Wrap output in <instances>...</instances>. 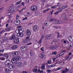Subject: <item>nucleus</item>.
<instances>
[{"mask_svg":"<svg viewBox=\"0 0 73 73\" xmlns=\"http://www.w3.org/2000/svg\"><path fill=\"white\" fill-rule=\"evenodd\" d=\"M20 59H21V57L19 56H16L12 59L11 62L13 64H15L16 66L18 67H21L23 66V64L21 62H20L16 63V61H19Z\"/></svg>","mask_w":73,"mask_h":73,"instance_id":"nucleus-1","label":"nucleus"},{"mask_svg":"<svg viewBox=\"0 0 73 73\" xmlns=\"http://www.w3.org/2000/svg\"><path fill=\"white\" fill-rule=\"evenodd\" d=\"M37 6L36 5L32 6L31 8V10L33 12H36L37 10Z\"/></svg>","mask_w":73,"mask_h":73,"instance_id":"nucleus-2","label":"nucleus"},{"mask_svg":"<svg viewBox=\"0 0 73 73\" xmlns=\"http://www.w3.org/2000/svg\"><path fill=\"white\" fill-rule=\"evenodd\" d=\"M4 64L5 66H8V65L11 64V61L9 60H6L4 62Z\"/></svg>","mask_w":73,"mask_h":73,"instance_id":"nucleus-3","label":"nucleus"},{"mask_svg":"<svg viewBox=\"0 0 73 73\" xmlns=\"http://www.w3.org/2000/svg\"><path fill=\"white\" fill-rule=\"evenodd\" d=\"M62 21L56 19V21L54 22H53V23L54 24H62Z\"/></svg>","mask_w":73,"mask_h":73,"instance_id":"nucleus-4","label":"nucleus"},{"mask_svg":"<svg viewBox=\"0 0 73 73\" xmlns=\"http://www.w3.org/2000/svg\"><path fill=\"white\" fill-rule=\"evenodd\" d=\"M21 27V26H18L17 27V28H19V31L20 33H23L24 31V29L20 28Z\"/></svg>","mask_w":73,"mask_h":73,"instance_id":"nucleus-5","label":"nucleus"},{"mask_svg":"<svg viewBox=\"0 0 73 73\" xmlns=\"http://www.w3.org/2000/svg\"><path fill=\"white\" fill-rule=\"evenodd\" d=\"M26 33L27 36H30V35H31L32 33L30 30L27 29L26 31Z\"/></svg>","mask_w":73,"mask_h":73,"instance_id":"nucleus-6","label":"nucleus"},{"mask_svg":"<svg viewBox=\"0 0 73 73\" xmlns=\"http://www.w3.org/2000/svg\"><path fill=\"white\" fill-rule=\"evenodd\" d=\"M34 72H36L37 73L38 72H40V73H43V71H41L40 69H38L37 70V69H35L33 70Z\"/></svg>","mask_w":73,"mask_h":73,"instance_id":"nucleus-7","label":"nucleus"},{"mask_svg":"<svg viewBox=\"0 0 73 73\" xmlns=\"http://www.w3.org/2000/svg\"><path fill=\"white\" fill-rule=\"evenodd\" d=\"M8 68L10 69H14V68H15V64H11L9 65Z\"/></svg>","mask_w":73,"mask_h":73,"instance_id":"nucleus-8","label":"nucleus"},{"mask_svg":"<svg viewBox=\"0 0 73 73\" xmlns=\"http://www.w3.org/2000/svg\"><path fill=\"white\" fill-rule=\"evenodd\" d=\"M21 50L23 52H25L26 50H27V47L24 46H22L21 48Z\"/></svg>","mask_w":73,"mask_h":73,"instance_id":"nucleus-9","label":"nucleus"},{"mask_svg":"<svg viewBox=\"0 0 73 73\" xmlns=\"http://www.w3.org/2000/svg\"><path fill=\"white\" fill-rule=\"evenodd\" d=\"M15 44H17L19 42V38H17L13 40Z\"/></svg>","mask_w":73,"mask_h":73,"instance_id":"nucleus-10","label":"nucleus"},{"mask_svg":"<svg viewBox=\"0 0 73 73\" xmlns=\"http://www.w3.org/2000/svg\"><path fill=\"white\" fill-rule=\"evenodd\" d=\"M20 21L19 20H17L16 21H15L14 22V24L15 25H19L20 24Z\"/></svg>","mask_w":73,"mask_h":73,"instance_id":"nucleus-11","label":"nucleus"},{"mask_svg":"<svg viewBox=\"0 0 73 73\" xmlns=\"http://www.w3.org/2000/svg\"><path fill=\"white\" fill-rule=\"evenodd\" d=\"M57 46L56 45H54L50 47V49L52 50L53 49H57Z\"/></svg>","mask_w":73,"mask_h":73,"instance_id":"nucleus-12","label":"nucleus"},{"mask_svg":"<svg viewBox=\"0 0 73 73\" xmlns=\"http://www.w3.org/2000/svg\"><path fill=\"white\" fill-rule=\"evenodd\" d=\"M62 18L64 19V20H66L67 19V17L66 15L64 14H62Z\"/></svg>","mask_w":73,"mask_h":73,"instance_id":"nucleus-13","label":"nucleus"},{"mask_svg":"<svg viewBox=\"0 0 73 73\" xmlns=\"http://www.w3.org/2000/svg\"><path fill=\"white\" fill-rule=\"evenodd\" d=\"M16 38V36H15V35L14 34H13L11 36L10 38V40H14Z\"/></svg>","mask_w":73,"mask_h":73,"instance_id":"nucleus-14","label":"nucleus"},{"mask_svg":"<svg viewBox=\"0 0 73 73\" xmlns=\"http://www.w3.org/2000/svg\"><path fill=\"white\" fill-rule=\"evenodd\" d=\"M69 70L67 68H66L65 70H63L62 71V73H68Z\"/></svg>","mask_w":73,"mask_h":73,"instance_id":"nucleus-15","label":"nucleus"},{"mask_svg":"<svg viewBox=\"0 0 73 73\" xmlns=\"http://www.w3.org/2000/svg\"><path fill=\"white\" fill-rule=\"evenodd\" d=\"M56 19H54V18H53L52 19H50L49 20V21H50V22H53V23H54L56 21Z\"/></svg>","mask_w":73,"mask_h":73,"instance_id":"nucleus-16","label":"nucleus"},{"mask_svg":"<svg viewBox=\"0 0 73 73\" xmlns=\"http://www.w3.org/2000/svg\"><path fill=\"white\" fill-rule=\"evenodd\" d=\"M50 35H46L45 36V39L46 40H49L50 39Z\"/></svg>","mask_w":73,"mask_h":73,"instance_id":"nucleus-17","label":"nucleus"},{"mask_svg":"<svg viewBox=\"0 0 73 73\" xmlns=\"http://www.w3.org/2000/svg\"><path fill=\"white\" fill-rule=\"evenodd\" d=\"M4 57H6V59H8L9 57V54H6L4 55Z\"/></svg>","mask_w":73,"mask_h":73,"instance_id":"nucleus-18","label":"nucleus"},{"mask_svg":"<svg viewBox=\"0 0 73 73\" xmlns=\"http://www.w3.org/2000/svg\"><path fill=\"white\" fill-rule=\"evenodd\" d=\"M69 40L70 41L73 42V36H71L69 37Z\"/></svg>","mask_w":73,"mask_h":73,"instance_id":"nucleus-19","label":"nucleus"},{"mask_svg":"<svg viewBox=\"0 0 73 73\" xmlns=\"http://www.w3.org/2000/svg\"><path fill=\"white\" fill-rule=\"evenodd\" d=\"M38 28V27H37V25L34 26L33 29V30L35 31H37V29Z\"/></svg>","mask_w":73,"mask_h":73,"instance_id":"nucleus-20","label":"nucleus"},{"mask_svg":"<svg viewBox=\"0 0 73 73\" xmlns=\"http://www.w3.org/2000/svg\"><path fill=\"white\" fill-rule=\"evenodd\" d=\"M18 48V46L17 45H15L13 46L12 48L13 50H14V49H15L16 48Z\"/></svg>","mask_w":73,"mask_h":73,"instance_id":"nucleus-21","label":"nucleus"},{"mask_svg":"<svg viewBox=\"0 0 73 73\" xmlns=\"http://www.w3.org/2000/svg\"><path fill=\"white\" fill-rule=\"evenodd\" d=\"M19 54V52L18 51L14 52L13 53V55H15V56H17Z\"/></svg>","mask_w":73,"mask_h":73,"instance_id":"nucleus-22","label":"nucleus"},{"mask_svg":"<svg viewBox=\"0 0 73 73\" xmlns=\"http://www.w3.org/2000/svg\"><path fill=\"white\" fill-rule=\"evenodd\" d=\"M13 7H10V9L9 10V11L10 13H13Z\"/></svg>","mask_w":73,"mask_h":73,"instance_id":"nucleus-23","label":"nucleus"},{"mask_svg":"<svg viewBox=\"0 0 73 73\" xmlns=\"http://www.w3.org/2000/svg\"><path fill=\"white\" fill-rule=\"evenodd\" d=\"M41 56H40V57L42 58H45L46 57L45 55L43 54H40Z\"/></svg>","mask_w":73,"mask_h":73,"instance_id":"nucleus-24","label":"nucleus"},{"mask_svg":"<svg viewBox=\"0 0 73 73\" xmlns=\"http://www.w3.org/2000/svg\"><path fill=\"white\" fill-rule=\"evenodd\" d=\"M50 9L48 8L47 9H46L44 10H43V12L44 13H46V12H47V11H49Z\"/></svg>","mask_w":73,"mask_h":73,"instance_id":"nucleus-25","label":"nucleus"},{"mask_svg":"<svg viewBox=\"0 0 73 73\" xmlns=\"http://www.w3.org/2000/svg\"><path fill=\"white\" fill-rule=\"evenodd\" d=\"M62 9H61L60 10V11H58L56 12L54 14L55 15H58L59 12H62Z\"/></svg>","mask_w":73,"mask_h":73,"instance_id":"nucleus-26","label":"nucleus"},{"mask_svg":"<svg viewBox=\"0 0 73 73\" xmlns=\"http://www.w3.org/2000/svg\"><path fill=\"white\" fill-rule=\"evenodd\" d=\"M55 33L57 34L58 36H57V38H58L60 37V33L58 32L57 31H56L55 32Z\"/></svg>","mask_w":73,"mask_h":73,"instance_id":"nucleus-27","label":"nucleus"},{"mask_svg":"<svg viewBox=\"0 0 73 73\" xmlns=\"http://www.w3.org/2000/svg\"><path fill=\"white\" fill-rule=\"evenodd\" d=\"M68 7V5H66V6H62V9H65V8H67Z\"/></svg>","mask_w":73,"mask_h":73,"instance_id":"nucleus-28","label":"nucleus"},{"mask_svg":"<svg viewBox=\"0 0 73 73\" xmlns=\"http://www.w3.org/2000/svg\"><path fill=\"white\" fill-rule=\"evenodd\" d=\"M45 64H43L42 65V66L41 67V69H45Z\"/></svg>","mask_w":73,"mask_h":73,"instance_id":"nucleus-29","label":"nucleus"},{"mask_svg":"<svg viewBox=\"0 0 73 73\" xmlns=\"http://www.w3.org/2000/svg\"><path fill=\"white\" fill-rule=\"evenodd\" d=\"M7 38L6 37H4L2 38V40L3 41H4V42L5 41H7Z\"/></svg>","mask_w":73,"mask_h":73,"instance_id":"nucleus-30","label":"nucleus"},{"mask_svg":"<svg viewBox=\"0 0 73 73\" xmlns=\"http://www.w3.org/2000/svg\"><path fill=\"white\" fill-rule=\"evenodd\" d=\"M57 7V5H55V6H52L51 7L52 9H54V8H56Z\"/></svg>","mask_w":73,"mask_h":73,"instance_id":"nucleus-31","label":"nucleus"},{"mask_svg":"<svg viewBox=\"0 0 73 73\" xmlns=\"http://www.w3.org/2000/svg\"><path fill=\"white\" fill-rule=\"evenodd\" d=\"M57 7V5H55V6H52L51 7L52 9H54V8H56Z\"/></svg>","mask_w":73,"mask_h":73,"instance_id":"nucleus-32","label":"nucleus"},{"mask_svg":"<svg viewBox=\"0 0 73 73\" xmlns=\"http://www.w3.org/2000/svg\"><path fill=\"white\" fill-rule=\"evenodd\" d=\"M10 70L8 68H6L5 71L6 73H8L9 72Z\"/></svg>","mask_w":73,"mask_h":73,"instance_id":"nucleus-33","label":"nucleus"},{"mask_svg":"<svg viewBox=\"0 0 73 73\" xmlns=\"http://www.w3.org/2000/svg\"><path fill=\"white\" fill-rule=\"evenodd\" d=\"M49 35H50V38H53V37L54 36V34H53Z\"/></svg>","mask_w":73,"mask_h":73,"instance_id":"nucleus-34","label":"nucleus"},{"mask_svg":"<svg viewBox=\"0 0 73 73\" xmlns=\"http://www.w3.org/2000/svg\"><path fill=\"white\" fill-rule=\"evenodd\" d=\"M22 1L21 0L20 1L17 2L16 3V5H19V4H20L21 2Z\"/></svg>","mask_w":73,"mask_h":73,"instance_id":"nucleus-35","label":"nucleus"},{"mask_svg":"<svg viewBox=\"0 0 73 73\" xmlns=\"http://www.w3.org/2000/svg\"><path fill=\"white\" fill-rule=\"evenodd\" d=\"M30 53L31 56H33V52L32 50H30Z\"/></svg>","mask_w":73,"mask_h":73,"instance_id":"nucleus-36","label":"nucleus"},{"mask_svg":"<svg viewBox=\"0 0 73 73\" xmlns=\"http://www.w3.org/2000/svg\"><path fill=\"white\" fill-rule=\"evenodd\" d=\"M44 25L46 26H48V21H46L44 23Z\"/></svg>","mask_w":73,"mask_h":73,"instance_id":"nucleus-37","label":"nucleus"},{"mask_svg":"<svg viewBox=\"0 0 73 73\" xmlns=\"http://www.w3.org/2000/svg\"><path fill=\"white\" fill-rule=\"evenodd\" d=\"M29 41V40L28 39H25L24 40V42L25 43H27Z\"/></svg>","mask_w":73,"mask_h":73,"instance_id":"nucleus-38","label":"nucleus"},{"mask_svg":"<svg viewBox=\"0 0 73 73\" xmlns=\"http://www.w3.org/2000/svg\"><path fill=\"white\" fill-rule=\"evenodd\" d=\"M64 52H62L59 54V56H62L64 55Z\"/></svg>","mask_w":73,"mask_h":73,"instance_id":"nucleus-39","label":"nucleus"},{"mask_svg":"<svg viewBox=\"0 0 73 73\" xmlns=\"http://www.w3.org/2000/svg\"><path fill=\"white\" fill-rule=\"evenodd\" d=\"M11 27H8L7 28L8 32H9V31H11Z\"/></svg>","mask_w":73,"mask_h":73,"instance_id":"nucleus-40","label":"nucleus"},{"mask_svg":"<svg viewBox=\"0 0 73 73\" xmlns=\"http://www.w3.org/2000/svg\"><path fill=\"white\" fill-rule=\"evenodd\" d=\"M5 58L4 57H1L0 58V59H1V60H5Z\"/></svg>","mask_w":73,"mask_h":73,"instance_id":"nucleus-41","label":"nucleus"},{"mask_svg":"<svg viewBox=\"0 0 73 73\" xmlns=\"http://www.w3.org/2000/svg\"><path fill=\"white\" fill-rule=\"evenodd\" d=\"M42 42V40H41V39H40L39 41L38 42V44H41V42Z\"/></svg>","mask_w":73,"mask_h":73,"instance_id":"nucleus-42","label":"nucleus"},{"mask_svg":"<svg viewBox=\"0 0 73 73\" xmlns=\"http://www.w3.org/2000/svg\"><path fill=\"white\" fill-rule=\"evenodd\" d=\"M24 36V34L23 33H20V37H23Z\"/></svg>","mask_w":73,"mask_h":73,"instance_id":"nucleus-43","label":"nucleus"},{"mask_svg":"<svg viewBox=\"0 0 73 73\" xmlns=\"http://www.w3.org/2000/svg\"><path fill=\"white\" fill-rule=\"evenodd\" d=\"M17 36L18 37L20 36V33H17Z\"/></svg>","mask_w":73,"mask_h":73,"instance_id":"nucleus-44","label":"nucleus"},{"mask_svg":"<svg viewBox=\"0 0 73 73\" xmlns=\"http://www.w3.org/2000/svg\"><path fill=\"white\" fill-rule=\"evenodd\" d=\"M53 27V28H56V29H58V27L57 26H54Z\"/></svg>","mask_w":73,"mask_h":73,"instance_id":"nucleus-45","label":"nucleus"},{"mask_svg":"<svg viewBox=\"0 0 73 73\" xmlns=\"http://www.w3.org/2000/svg\"><path fill=\"white\" fill-rule=\"evenodd\" d=\"M69 58V56H67L65 57V58L66 59V60H68V58Z\"/></svg>","mask_w":73,"mask_h":73,"instance_id":"nucleus-46","label":"nucleus"},{"mask_svg":"<svg viewBox=\"0 0 73 73\" xmlns=\"http://www.w3.org/2000/svg\"><path fill=\"white\" fill-rule=\"evenodd\" d=\"M44 35H42V36L40 40H42V39L43 38H44Z\"/></svg>","mask_w":73,"mask_h":73,"instance_id":"nucleus-47","label":"nucleus"},{"mask_svg":"<svg viewBox=\"0 0 73 73\" xmlns=\"http://www.w3.org/2000/svg\"><path fill=\"white\" fill-rule=\"evenodd\" d=\"M46 72H47L48 73H50L51 72V70H46Z\"/></svg>","mask_w":73,"mask_h":73,"instance_id":"nucleus-48","label":"nucleus"},{"mask_svg":"<svg viewBox=\"0 0 73 73\" xmlns=\"http://www.w3.org/2000/svg\"><path fill=\"white\" fill-rule=\"evenodd\" d=\"M62 68V67H61V68L58 67L57 69V70H60V69H61Z\"/></svg>","mask_w":73,"mask_h":73,"instance_id":"nucleus-49","label":"nucleus"},{"mask_svg":"<svg viewBox=\"0 0 73 73\" xmlns=\"http://www.w3.org/2000/svg\"><path fill=\"white\" fill-rule=\"evenodd\" d=\"M48 64H51V61L50 60H48Z\"/></svg>","mask_w":73,"mask_h":73,"instance_id":"nucleus-50","label":"nucleus"},{"mask_svg":"<svg viewBox=\"0 0 73 73\" xmlns=\"http://www.w3.org/2000/svg\"><path fill=\"white\" fill-rule=\"evenodd\" d=\"M16 32L17 33V32L19 33V29L18 30H16Z\"/></svg>","mask_w":73,"mask_h":73,"instance_id":"nucleus-51","label":"nucleus"},{"mask_svg":"<svg viewBox=\"0 0 73 73\" xmlns=\"http://www.w3.org/2000/svg\"><path fill=\"white\" fill-rule=\"evenodd\" d=\"M4 32H5V31H4V30L1 31V32H0V34H1L2 33H4Z\"/></svg>","mask_w":73,"mask_h":73,"instance_id":"nucleus-52","label":"nucleus"},{"mask_svg":"<svg viewBox=\"0 0 73 73\" xmlns=\"http://www.w3.org/2000/svg\"><path fill=\"white\" fill-rule=\"evenodd\" d=\"M4 50H0V52H2L3 53L4 52Z\"/></svg>","mask_w":73,"mask_h":73,"instance_id":"nucleus-53","label":"nucleus"},{"mask_svg":"<svg viewBox=\"0 0 73 73\" xmlns=\"http://www.w3.org/2000/svg\"><path fill=\"white\" fill-rule=\"evenodd\" d=\"M57 42V40H56V39L53 40L52 41V42Z\"/></svg>","mask_w":73,"mask_h":73,"instance_id":"nucleus-54","label":"nucleus"},{"mask_svg":"<svg viewBox=\"0 0 73 73\" xmlns=\"http://www.w3.org/2000/svg\"><path fill=\"white\" fill-rule=\"evenodd\" d=\"M20 17L18 15L16 16V19H18L19 18V17Z\"/></svg>","mask_w":73,"mask_h":73,"instance_id":"nucleus-55","label":"nucleus"},{"mask_svg":"<svg viewBox=\"0 0 73 73\" xmlns=\"http://www.w3.org/2000/svg\"><path fill=\"white\" fill-rule=\"evenodd\" d=\"M27 19H28V18H27V17H26L23 19V20H27Z\"/></svg>","mask_w":73,"mask_h":73,"instance_id":"nucleus-56","label":"nucleus"},{"mask_svg":"<svg viewBox=\"0 0 73 73\" xmlns=\"http://www.w3.org/2000/svg\"><path fill=\"white\" fill-rule=\"evenodd\" d=\"M3 9V7L0 8V13H1V12L2 11V10Z\"/></svg>","mask_w":73,"mask_h":73,"instance_id":"nucleus-57","label":"nucleus"},{"mask_svg":"<svg viewBox=\"0 0 73 73\" xmlns=\"http://www.w3.org/2000/svg\"><path fill=\"white\" fill-rule=\"evenodd\" d=\"M6 15L7 16H10V15H11V14H10V13H7V14Z\"/></svg>","mask_w":73,"mask_h":73,"instance_id":"nucleus-58","label":"nucleus"},{"mask_svg":"<svg viewBox=\"0 0 73 73\" xmlns=\"http://www.w3.org/2000/svg\"><path fill=\"white\" fill-rule=\"evenodd\" d=\"M41 50H42V51H44V48L42 47V48H41Z\"/></svg>","mask_w":73,"mask_h":73,"instance_id":"nucleus-59","label":"nucleus"},{"mask_svg":"<svg viewBox=\"0 0 73 73\" xmlns=\"http://www.w3.org/2000/svg\"><path fill=\"white\" fill-rule=\"evenodd\" d=\"M53 11H54L53 10H52V11H50V12L51 13V15H52V14H53Z\"/></svg>","mask_w":73,"mask_h":73,"instance_id":"nucleus-60","label":"nucleus"},{"mask_svg":"<svg viewBox=\"0 0 73 73\" xmlns=\"http://www.w3.org/2000/svg\"><path fill=\"white\" fill-rule=\"evenodd\" d=\"M42 2H46V0H42Z\"/></svg>","mask_w":73,"mask_h":73,"instance_id":"nucleus-61","label":"nucleus"},{"mask_svg":"<svg viewBox=\"0 0 73 73\" xmlns=\"http://www.w3.org/2000/svg\"><path fill=\"white\" fill-rule=\"evenodd\" d=\"M57 5V6H58V7H61V5L60 4H58Z\"/></svg>","mask_w":73,"mask_h":73,"instance_id":"nucleus-62","label":"nucleus"},{"mask_svg":"<svg viewBox=\"0 0 73 73\" xmlns=\"http://www.w3.org/2000/svg\"><path fill=\"white\" fill-rule=\"evenodd\" d=\"M5 29V31H4H4H5V32H6V31H8V29Z\"/></svg>","mask_w":73,"mask_h":73,"instance_id":"nucleus-63","label":"nucleus"},{"mask_svg":"<svg viewBox=\"0 0 73 73\" xmlns=\"http://www.w3.org/2000/svg\"><path fill=\"white\" fill-rule=\"evenodd\" d=\"M23 73H27V71H23Z\"/></svg>","mask_w":73,"mask_h":73,"instance_id":"nucleus-64","label":"nucleus"}]
</instances>
